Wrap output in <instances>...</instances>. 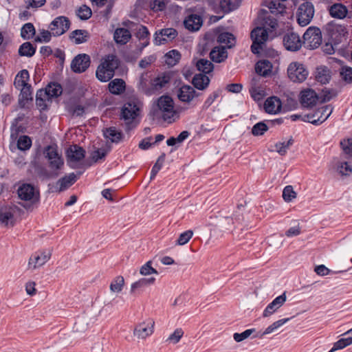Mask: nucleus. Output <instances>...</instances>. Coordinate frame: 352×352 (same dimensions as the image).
I'll return each instance as SVG.
<instances>
[{"label":"nucleus","mask_w":352,"mask_h":352,"mask_svg":"<svg viewBox=\"0 0 352 352\" xmlns=\"http://www.w3.org/2000/svg\"><path fill=\"white\" fill-rule=\"evenodd\" d=\"M140 103L138 100L133 99L126 102L121 109L120 120L124 122L120 125L126 133H129L136 127L135 118L140 115Z\"/></svg>","instance_id":"nucleus-1"},{"label":"nucleus","mask_w":352,"mask_h":352,"mask_svg":"<svg viewBox=\"0 0 352 352\" xmlns=\"http://www.w3.org/2000/svg\"><path fill=\"white\" fill-rule=\"evenodd\" d=\"M157 109L154 110L153 116L162 117L164 121L171 122L170 120L174 114V102L169 96H162L157 100Z\"/></svg>","instance_id":"nucleus-2"},{"label":"nucleus","mask_w":352,"mask_h":352,"mask_svg":"<svg viewBox=\"0 0 352 352\" xmlns=\"http://www.w3.org/2000/svg\"><path fill=\"white\" fill-rule=\"evenodd\" d=\"M333 108L331 105H324L318 108L314 113H308L302 118V120L318 126L331 116Z\"/></svg>","instance_id":"nucleus-3"},{"label":"nucleus","mask_w":352,"mask_h":352,"mask_svg":"<svg viewBox=\"0 0 352 352\" xmlns=\"http://www.w3.org/2000/svg\"><path fill=\"white\" fill-rule=\"evenodd\" d=\"M268 32L265 27H256L254 28L251 33L250 37L252 40L251 45V51L254 54L260 53L261 50L263 49V45L268 39Z\"/></svg>","instance_id":"nucleus-4"},{"label":"nucleus","mask_w":352,"mask_h":352,"mask_svg":"<svg viewBox=\"0 0 352 352\" xmlns=\"http://www.w3.org/2000/svg\"><path fill=\"white\" fill-rule=\"evenodd\" d=\"M302 38L305 47L309 50L316 49L322 43V33L317 27H309L304 33Z\"/></svg>","instance_id":"nucleus-5"},{"label":"nucleus","mask_w":352,"mask_h":352,"mask_svg":"<svg viewBox=\"0 0 352 352\" xmlns=\"http://www.w3.org/2000/svg\"><path fill=\"white\" fill-rule=\"evenodd\" d=\"M287 74L292 81L302 82L307 79L309 72L303 64L294 62L289 64Z\"/></svg>","instance_id":"nucleus-6"},{"label":"nucleus","mask_w":352,"mask_h":352,"mask_svg":"<svg viewBox=\"0 0 352 352\" xmlns=\"http://www.w3.org/2000/svg\"><path fill=\"white\" fill-rule=\"evenodd\" d=\"M314 15V7L312 3L306 1L302 3L297 12V21L300 26L307 25Z\"/></svg>","instance_id":"nucleus-7"},{"label":"nucleus","mask_w":352,"mask_h":352,"mask_svg":"<svg viewBox=\"0 0 352 352\" xmlns=\"http://www.w3.org/2000/svg\"><path fill=\"white\" fill-rule=\"evenodd\" d=\"M70 26V21L66 16H60L55 18L49 28L54 36H58L67 32Z\"/></svg>","instance_id":"nucleus-8"},{"label":"nucleus","mask_w":352,"mask_h":352,"mask_svg":"<svg viewBox=\"0 0 352 352\" xmlns=\"http://www.w3.org/2000/svg\"><path fill=\"white\" fill-rule=\"evenodd\" d=\"M178 33L175 28H164L155 32L153 43L155 45L165 44L176 38Z\"/></svg>","instance_id":"nucleus-9"},{"label":"nucleus","mask_w":352,"mask_h":352,"mask_svg":"<svg viewBox=\"0 0 352 352\" xmlns=\"http://www.w3.org/2000/svg\"><path fill=\"white\" fill-rule=\"evenodd\" d=\"M283 43L285 48L290 52H297L302 46V41L298 34L289 32L284 34Z\"/></svg>","instance_id":"nucleus-10"},{"label":"nucleus","mask_w":352,"mask_h":352,"mask_svg":"<svg viewBox=\"0 0 352 352\" xmlns=\"http://www.w3.org/2000/svg\"><path fill=\"white\" fill-rule=\"evenodd\" d=\"M90 65V57L86 54H80L71 63L72 70L78 74L85 72Z\"/></svg>","instance_id":"nucleus-11"},{"label":"nucleus","mask_w":352,"mask_h":352,"mask_svg":"<svg viewBox=\"0 0 352 352\" xmlns=\"http://www.w3.org/2000/svg\"><path fill=\"white\" fill-rule=\"evenodd\" d=\"M319 99L316 92L311 89H304L300 93V102L304 108H311Z\"/></svg>","instance_id":"nucleus-12"},{"label":"nucleus","mask_w":352,"mask_h":352,"mask_svg":"<svg viewBox=\"0 0 352 352\" xmlns=\"http://www.w3.org/2000/svg\"><path fill=\"white\" fill-rule=\"evenodd\" d=\"M201 94L196 91L192 87L187 85H182L177 91L178 99L181 102L186 103L190 102L193 98L199 97Z\"/></svg>","instance_id":"nucleus-13"},{"label":"nucleus","mask_w":352,"mask_h":352,"mask_svg":"<svg viewBox=\"0 0 352 352\" xmlns=\"http://www.w3.org/2000/svg\"><path fill=\"white\" fill-rule=\"evenodd\" d=\"M155 322L152 319L139 324L134 330V335L140 339H145L153 333Z\"/></svg>","instance_id":"nucleus-14"},{"label":"nucleus","mask_w":352,"mask_h":352,"mask_svg":"<svg viewBox=\"0 0 352 352\" xmlns=\"http://www.w3.org/2000/svg\"><path fill=\"white\" fill-rule=\"evenodd\" d=\"M51 256L50 250L35 252L29 259V267L35 269L44 265Z\"/></svg>","instance_id":"nucleus-15"},{"label":"nucleus","mask_w":352,"mask_h":352,"mask_svg":"<svg viewBox=\"0 0 352 352\" xmlns=\"http://www.w3.org/2000/svg\"><path fill=\"white\" fill-rule=\"evenodd\" d=\"M19 197L24 201L38 200V198L35 194V189L33 185L30 184H23L17 190Z\"/></svg>","instance_id":"nucleus-16"},{"label":"nucleus","mask_w":352,"mask_h":352,"mask_svg":"<svg viewBox=\"0 0 352 352\" xmlns=\"http://www.w3.org/2000/svg\"><path fill=\"white\" fill-rule=\"evenodd\" d=\"M85 153V150L82 147L74 144L67 151V157L70 162H78L84 159Z\"/></svg>","instance_id":"nucleus-17"},{"label":"nucleus","mask_w":352,"mask_h":352,"mask_svg":"<svg viewBox=\"0 0 352 352\" xmlns=\"http://www.w3.org/2000/svg\"><path fill=\"white\" fill-rule=\"evenodd\" d=\"M282 103L279 98L271 96L266 99L264 103L265 111L270 114H276L280 112Z\"/></svg>","instance_id":"nucleus-18"},{"label":"nucleus","mask_w":352,"mask_h":352,"mask_svg":"<svg viewBox=\"0 0 352 352\" xmlns=\"http://www.w3.org/2000/svg\"><path fill=\"white\" fill-rule=\"evenodd\" d=\"M202 23L203 20L201 16L195 14L189 15L184 21L185 28L192 32L199 30Z\"/></svg>","instance_id":"nucleus-19"},{"label":"nucleus","mask_w":352,"mask_h":352,"mask_svg":"<svg viewBox=\"0 0 352 352\" xmlns=\"http://www.w3.org/2000/svg\"><path fill=\"white\" fill-rule=\"evenodd\" d=\"M286 0H265L263 6L267 7L271 13L274 14H283L285 12L286 7L283 2Z\"/></svg>","instance_id":"nucleus-20"},{"label":"nucleus","mask_w":352,"mask_h":352,"mask_svg":"<svg viewBox=\"0 0 352 352\" xmlns=\"http://www.w3.org/2000/svg\"><path fill=\"white\" fill-rule=\"evenodd\" d=\"M331 72L326 66L318 67L315 72L316 80L322 85L329 83L331 80Z\"/></svg>","instance_id":"nucleus-21"},{"label":"nucleus","mask_w":352,"mask_h":352,"mask_svg":"<svg viewBox=\"0 0 352 352\" xmlns=\"http://www.w3.org/2000/svg\"><path fill=\"white\" fill-rule=\"evenodd\" d=\"M170 81V77L167 75L163 74L158 76L151 81V89L152 90V95L160 91L166 86Z\"/></svg>","instance_id":"nucleus-22"},{"label":"nucleus","mask_w":352,"mask_h":352,"mask_svg":"<svg viewBox=\"0 0 352 352\" xmlns=\"http://www.w3.org/2000/svg\"><path fill=\"white\" fill-rule=\"evenodd\" d=\"M228 57L226 47L223 46L214 47L210 52V59L215 63H221Z\"/></svg>","instance_id":"nucleus-23"},{"label":"nucleus","mask_w":352,"mask_h":352,"mask_svg":"<svg viewBox=\"0 0 352 352\" xmlns=\"http://www.w3.org/2000/svg\"><path fill=\"white\" fill-rule=\"evenodd\" d=\"M210 78L204 74H196L192 79V84L199 90L206 89L210 84Z\"/></svg>","instance_id":"nucleus-24"},{"label":"nucleus","mask_w":352,"mask_h":352,"mask_svg":"<svg viewBox=\"0 0 352 352\" xmlns=\"http://www.w3.org/2000/svg\"><path fill=\"white\" fill-rule=\"evenodd\" d=\"M104 137L107 139H109L113 143H119L124 138V135L122 131H118L114 126H111L105 129L103 131Z\"/></svg>","instance_id":"nucleus-25"},{"label":"nucleus","mask_w":352,"mask_h":352,"mask_svg":"<svg viewBox=\"0 0 352 352\" xmlns=\"http://www.w3.org/2000/svg\"><path fill=\"white\" fill-rule=\"evenodd\" d=\"M329 14L336 19H344L348 12L347 8L342 3H334L329 7Z\"/></svg>","instance_id":"nucleus-26"},{"label":"nucleus","mask_w":352,"mask_h":352,"mask_svg":"<svg viewBox=\"0 0 352 352\" xmlns=\"http://www.w3.org/2000/svg\"><path fill=\"white\" fill-rule=\"evenodd\" d=\"M272 64L268 60H261L255 65L256 72L264 77L269 76L272 72Z\"/></svg>","instance_id":"nucleus-27"},{"label":"nucleus","mask_w":352,"mask_h":352,"mask_svg":"<svg viewBox=\"0 0 352 352\" xmlns=\"http://www.w3.org/2000/svg\"><path fill=\"white\" fill-rule=\"evenodd\" d=\"M0 223L6 227L14 226L15 220L10 209L0 208Z\"/></svg>","instance_id":"nucleus-28"},{"label":"nucleus","mask_w":352,"mask_h":352,"mask_svg":"<svg viewBox=\"0 0 352 352\" xmlns=\"http://www.w3.org/2000/svg\"><path fill=\"white\" fill-rule=\"evenodd\" d=\"M108 87L110 93L112 94L120 95L124 91L126 83L121 78H116L109 83Z\"/></svg>","instance_id":"nucleus-29"},{"label":"nucleus","mask_w":352,"mask_h":352,"mask_svg":"<svg viewBox=\"0 0 352 352\" xmlns=\"http://www.w3.org/2000/svg\"><path fill=\"white\" fill-rule=\"evenodd\" d=\"M113 37L117 43L124 45L130 40L131 34L129 30L120 28L116 30Z\"/></svg>","instance_id":"nucleus-30"},{"label":"nucleus","mask_w":352,"mask_h":352,"mask_svg":"<svg viewBox=\"0 0 352 352\" xmlns=\"http://www.w3.org/2000/svg\"><path fill=\"white\" fill-rule=\"evenodd\" d=\"M77 179V176L74 173H71L65 175L57 182V184L60 185L59 191L60 192L66 190L73 185Z\"/></svg>","instance_id":"nucleus-31"},{"label":"nucleus","mask_w":352,"mask_h":352,"mask_svg":"<svg viewBox=\"0 0 352 352\" xmlns=\"http://www.w3.org/2000/svg\"><path fill=\"white\" fill-rule=\"evenodd\" d=\"M289 319L290 318H283V319L278 320L273 322L268 327H267L263 332H258L256 334L252 336V338H262L265 335L270 334V333L274 332L278 328H279L281 326H283L287 321H289Z\"/></svg>","instance_id":"nucleus-32"},{"label":"nucleus","mask_w":352,"mask_h":352,"mask_svg":"<svg viewBox=\"0 0 352 352\" xmlns=\"http://www.w3.org/2000/svg\"><path fill=\"white\" fill-rule=\"evenodd\" d=\"M96 75L100 81L107 82L114 76V71L112 69H107L104 66L100 65L97 68Z\"/></svg>","instance_id":"nucleus-33"},{"label":"nucleus","mask_w":352,"mask_h":352,"mask_svg":"<svg viewBox=\"0 0 352 352\" xmlns=\"http://www.w3.org/2000/svg\"><path fill=\"white\" fill-rule=\"evenodd\" d=\"M217 42L226 45L227 48H231L234 46L236 38L232 33L223 32L217 36Z\"/></svg>","instance_id":"nucleus-34"},{"label":"nucleus","mask_w":352,"mask_h":352,"mask_svg":"<svg viewBox=\"0 0 352 352\" xmlns=\"http://www.w3.org/2000/svg\"><path fill=\"white\" fill-rule=\"evenodd\" d=\"M32 87L30 85L21 88V94L19 98V103L21 107L23 108L29 100H32Z\"/></svg>","instance_id":"nucleus-35"},{"label":"nucleus","mask_w":352,"mask_h":352,"mask_svg":"<svg viewBox=\"0 0 352 352\" xmlns=\"http://www.w3.org/2000/svg\"><path fill=\"white\" fill-rule=\"evenodd\" d=\"M36 47L30 42H25L19 48L18 53L21 56L32 57L35 54Z\"/></svg>","instance_id":"nucleus-36"},{"label":"nucleus","mask_w":352,"mask_h":352,"mask_svg":"<svg viewBox=\"0 0 352 352\" xmlns=\"http://www.w3.org/2000/svg\"><path fill=\"white\" fill-rule=\"evenodd\" d=\"M196 67L197 70L206 75L212 72L214 69V65L212 62L205 58L198 60L196 63Z\"/></svg>","instance_id":"nucleus-37"},{"label":"nucleus","mask_w":352,"mask_h":352,"mask_svg":"<svg viewBox=\"0 0 352 352\" xmlns=\"http://www.w3.org/2000/svg\"><path fill=\"white\" fill-rule=\"evenodd\" d=\"M50 98L45 89H39L36 94V104L41 110L47 109L46 100Z\"/></svg>","instance_id":"nucleus-38"},{"label":"nucleus","mask_w":352,"mask_h":352,"mask_svg":"<svg viewBox=\"0 0 352 352\" xmlns=\"http://www.w3.org/2000/svg\"><path fill=\"white\" fill-rule=\"evenodd\" d=\"M155 281V278L153 277L151 278H142L138 281L133 283L131 287V292L134 293L136 289L144 288L146 286L153 285Z\"/></svg>","instance_id":"nucleus-39"},{"label":"nucleus","mask_w":352,"mask_h":352,"mask_svg":"<svg viewBox=\"0 0 352 352\" xmlns=\"http://www.w3.org/2000/svg\"><path fill=\"white\" fill-rule=\"evenodd\" d=\"M45 91L47 93L48 97L56 98L61 95L63 89L58 82H50L45 88Z\"/></svg>","instance_id":"nucleus-40"},{"label":"nucleus","mask_w":352,"mask_h":352,"mask_svg":"<svg viewBox=\"0 0 352 352\" xmlns=\"http://www.w3.org/2000/svg\"><path fill=\"white\" fill-rule=\"evenodd\" d=\"M70 37L75 39L76 44H81L87 41L89 33L85 30H76L71 33Z\"/></svg>","instance_id":"nucleus-41"},{"label":"nucleus","mask_w":352,"mask_h":352,"mask_svg":"<svg viewBox=\"0 0 352 352\" xmlns=\"http://www.w3.org/2000/svg\"><path fill=\"white\" fill-rule=\"evenodd\" d=\"M181 54L176 50H172L165 55V62L169 66L175 65L180 60Z\"/></svg>","instance_id":"nucleus-42"},{"label":"nucleus","mask_w":352,"mask_h":352,"mask_svg":"<svg viewBox=\"0 0 352 352\" xmlns=\"http://www.w3.org/2000/svg\"><path fill=\"white\" fill-rule=\"evenodd\" d=\"M36 30L32 23H27L23 25L21 30V36L23 39L29 40L34 36Z\"/></svg>","instance_id":"nucleus-43"},{"label":"nucleus","mask_w":352,"mask_h":352,"mask_svg":"<svg viewBox=\"0 0 352 352\" xmlns=\"http://www.w3.org/2000/svg\"><path fill=\"white\" fill-rule=\"evenodd\" d=\"M146 74H142L140 76L139 81L138 82V89L141 92L145 94L147 96L152 95V90L151 89V87H148L147 86V79L145 77Z\"/></svg>","instance_id":"nucleus-44"},{"label":"nucleus","mask_w":352,"mask_h":352,"mask_svg":"<svg viewBox=\"0 0 352 352\" xmlns=\"http://www.w3.org/2000/svg\"><path fill=\"white\" fill-rule=\"evenodd\" d=\"M294 142L292 137H290L287 142H277L275 144L276 151L280 155H285L287 153V149L294 144Z\"/></svg>","instance_id":"nucleus-45"},{"label":"nucleus","mask_w":352,"mask_h":352,"mask_svg":"<svg viewBox=\"0 0 352 352\" xmlns=\"http://www.w3.org/2000/svg\"><path fill=\"white\" fill-rule=\"evenodd\" d=\"M32 146L31 138L25 135H21L17 141V148L21 151H27Z\"/></svg>","instance_id":"nucleus-46"},{"label":"nucleus","mask_w":352,"mask_h":352,"mask_svg":"<svg viewBox=\"0 0 352 352\" xmlns=\"http://www.w3.org/2000/svg\"><path fill=\"white\" fill-rule=\"evenodd\" d=\"M124 284L123 276H116L110 284V289L113 292L119 293L122 291Z\"/></svg>","instance_id":"nucleus-47"},{"label":"nucleus","mask_w":352,"mask_h":352,"mask_svg":"<svg viewBox=\"0 0 352 352\" xmlns=\"http://www.w3.org/2000/svg\"><path fill=\"white\" fill-rule=\"evenodd\" d=\"M341 147L343 150L345 157L349 160H352V139L341 141Z\"/></svg>","instance_id":"nucleus-48"},{"label":"nucleus","mask_w":352,"mask_h":352,"mask_svg":"<svg viewBox=\"0 0 352 352\" xmlns=\"http://www.w3.org/2000/svg\"><path fill=\"white\" fill-rule=\"evenodd\" d=\"M92 14V12L91 8L86 6L82 5L77 10V15L81 20H87L89 19Z\"/></svg>","instance_id":"nucleus-49"},{"label":"nucleus","mask_w":352,"mask_h":352,"mask_svg":"<svg viewBox=\"0 0 352 352\" xmlns=\"http://www.w3.org/2000/svg\"><path fill=\"white\" fill-rule=\"evenodd\" d=\"M296 197V192L294 190L293 186H286L283 190V198L286 202H290Z\"/></svg>","instance_id":"nucleus-50"},{"label":"nucleus","mask_w":352,"mask_h":352,"mask_svg":"<svg viewBox=\"0 0 352 352\" xmlns=\"http://www.w3.org/2000/svg\"><path fill=\"white\" fill-rule=\"evenodd\" d=\"M100 65L102 66H104L107 69H112V70L115 72V69L118 67V63L116 60V56L113 54L108 55Z\"/></svg>","instance_id":"nucleus-51"},{"label":"nucleus","mask_w":352,"mask_h":352,"mask_svg":"<svg viewBox=\"0 0 352 352\" xmlns=\"http://www.w3.org/2000/svg\"><path fill=\"white\" fill-rule=\"evenodd\" d=\"M267 130V125L263 122H259L253 126L252 133L254 136H259L263 135Z\"/></svg>","instance_id":"nucleus-52"},{"label":"nucleus","mask_w":352,"mask_h":352,"mask_svg":"<svg viewBox=\"0 0 352 352\" xmlns=\"http://www.w3.org/2000/svg\"><path fill=\"white\" fill-rule=\"evenodd\" d=\"M352 344V336L341 338L336 342L332 347V351L342 349Z\"/></svg>","instance_id":"nucleus-53"},{"label":"nucleus","mask_w":352,"mask_h":352,"mask_svg":"<svg viewBox=\"0 0 352 352\" xmlns=\"http://www.w3.org/2000/svg\"><path fill=\"white\" fill-rule=\"evenodd\" d=\"M108 152L109 151L106 148H98L91 153V160L94 163H96L100 160H103L107 156Z\"/></svg>","instance_id":"nucleus-54"},{"label":"nucleus","mask_w":352,"mask_h":352,"mask_svg":"<svg viewBox=\"0 0 352 352\" xmlns=\"http://www.w3.org/2000/svg\"><path fill=\"white\" fill-rule=\"evenodd\" d=\"M193 235V232L191 230H186L181 233L176 241V244L179 245H184L186 244Z\"/></svg>","instance_id":"nucleus-55"},{"label":"nucleus","mask_w":352,"mask_h":352,"mask_svg":"<svg viewBox=\"0 0 352 352\" xmlns=\"http://www.w3.org/2000/svg\"><path fill=\"white\" fill-rule=\"evenodd\" d=\"M255 331V329H249L240 333H234L233 338L236 342H240L249 338Z\"/></svg>","instance_id":"nucleus-56"},{"label":"nucleus","mask_w":352,"mask_h":352,"mask_svg":"<svg viewBox=\"0 0 352 352\" xmlns=\"http://www.w3.org/2000/svg\"><path fill=\"white\" fill-rule=\"evenodd\" d=\"M49 166L54 172H58V170L61 169L64 164L63 159L61 156H59L55 159L48 161Z\"/></svg>","instance_id":"nucleus-57"},{"label":"nucleus","mask_w":352,"mask_h":352,"mask_svg":"<svg viewBox=\"0 0 352 352\" xmlns=\"http://www.w3.org/2000/svg\"><path fill=\"white\" fill-rule=\"evenodd\" d=\"M152 261H147L143 265L140 270V273L143 276L150 275L151 274H158V272L154 269L152 266Z\"/></svg>","instance_id":"nucleus-58"},{"label":"nucleus","mask_w":352,"mask_h":352,"mask_svg":"<svg viewBox=\"0 0 352 352\" xmlns=\"http://www.w3.org/2000/svg\"><path fill=\"white\" fill-rule=\"evenodd\" d=\"M337 93L333 89L324 88L322 89L321 96V102H327L330 101L333 97L336 96Z\"/></svg>","instance_id":"nucleus-59"},{"label":"nucleus","mask_w":352,"mask_h":352,"mask_svg":"<svg viewBox=\"0 0 352 352\" xmlns=\"http://www.w3.org/2000/svg\"><path fill=\"white\" fill-rule=\"evenodd\" d=\"M52 36L53 35L51 30H42L40 32V35L35 38V41L40 43H48L50 41Z\"/></svg>","instance_id":"nucleus-60"},{"label":"nucleus","mask_w":352,"mask_h":352,"mask_svg":"<svg viewBox=\"0 0 352 352\" xmlns=\"http://www.w3.org/2000/svg\"><path fill=\"white\" fill-rule=\"evenodd\" d=\"M340 76L342 79L348 82L352 83V68L350 67H343L340 71Z\"/></svg>","instance_id":"nucleus-61"},{"label":"nucleus","mask_w":352,"mask_h":352,"mask_svg":"<svg viewBox=\"0 0 352 352\" xmlns=\"http://www.w3.org/2000/svg\"><path fill=\"white\" fill-rule=\"evenodd\" d=\"M44 154L48 161L60 156L58 154L57 149L52 146H47L46 147Z\"/></svg>","instance_id":"nucleus-62"},{"label":"nucleus","mask_w":352,"mask_h":352,"mask_svg":"<svg viewBox=\"0 0 352 352\" xmlns=\"http://www.w3.org/2000/svg\"><path fill=\"white\" fill-rule=\"evenodd\" d=\"M149 35L150 33L148 28L144 25H140L136 33L137 38L139 40L144 41L145 39H148Z\"/></svg>","instance_id":"nucleus-63"},{"label":"nucleus","mask_w":352,"mask_h":352,"mask_svg":"<svg viewBox=\"0 0 352 352\" xmlns=\"http://www.w3.org/2000/svg\"><path fill=\"white\" fill-rule=\"evenodd\" d=\"M184 334V331L182 329H176L175 331L171 333L167 339V341L173 344L177 343Z\"/></svg>","instance_id":"nucleus-64"}]
</instances>
